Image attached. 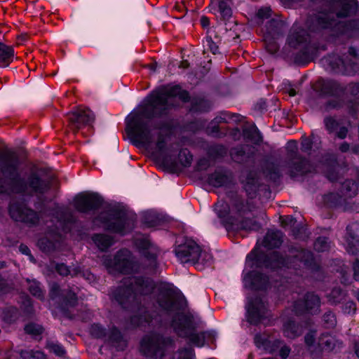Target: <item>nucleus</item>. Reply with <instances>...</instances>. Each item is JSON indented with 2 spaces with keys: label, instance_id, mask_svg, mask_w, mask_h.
<instances>
[{
  "label": "nucleus",
  "instance_id": "25",
  "mask_svg": "<svg viewBox=\"0 0 359 359\" xmlns=\"http://www.w3.org/2000/svg\"><path fill=\"white\" fill-rule=\"evenodd\" d=\"M284 334L288 338H294L302 333V328L294 322L290 321L284 325Z\"/></svg>",
  "mask_w": 359,
  "mask_h": 359
},
{
  "label": "nucleus",
  "instance_id": "30",
  "mask_svg": "<svg viewBox=\"0 0 359 359\" xmlns=\"http://www.w3.org/2000/svg\"><path fill=\"white\" fill-rule=\"evenodd\" d=\"M56 271L61 276H67L70 274L71 276H78L81 273L79 268H74L72 269H69L66 265L63 264H57L55 266Z\"/></svg>",
  "mask_w": 359,
  "mask_h": 359
},
{
  "label": "nucleus",
  "instance_id": "31",
  "mask_svg": "<svg viewBox=\"0 0 359 359\" xmlns=\"http://www.w3.org/2000/svg\"><path fill=\"white\" fill-rule=\"evenodd\" d=\"M22 359H45V355L40 351H23L20 353Z\"/></svg>",
  "mask_w": 359,
  "mask_h": 359
},
{
  "label": "nucleus",
  "instance_id": "62",
  "mask_svg": "<svg viewBox=\"0 0 359 359\" xmlns=\"http://www.w3.org/2000/svg\"><path fill=\"white\" fill-rule=\"evenodd\" d=\"M76 298L75 294H74V293L71 294L69 295V299L68 300L69 304H74V302H76Z\"/></svg>",
  "mask_w": 359,
  "mask_h": 359
},
{
  "label": "nucleus",
  "instance_id": "61",
  "mask_svg": "<svg viewBox=\"0 0 359 359\" xmlns=\"http://www.w3.org/2000/svg\"><path fill=\"white\" fill-rule=\"evenodd\" d=\"M287 145H288V148L290 149V151H293V149L297 148V143H296V142H294V141L289 142Z\"/></svg>",
  "mask_w": 359,
  "mask_h": 359
},
{
  "label": "nucleus",
  "instance_id": "20",
  "mask_svg": "<svg viewBox=\"0 0 359 359\" xmlns=\"http://www.w3.org/2000/svg\"><path fill=\"white\" fill-rule=\"evenodd\" d=\"M92 240L102 251L107 250L114 243V238L106 234H95L92 237Z\"/></svg>",
  "mask_w": 359,
  "mask_h": 359
},
{
  "label": "nucleus",
  "instance_id": "4",
  "mask_svg": "<svg viewBox=\"0 0 359 359\" xmlns=\"http://www.w3.org/2000/svg\"><path fill=\"white\" fill-rule=\"evenodd\" d=\"M19 161L16 154L13 152L0 151V166L2 172L13 180V189L18 193L32 194L33 193H43L47 189L48 185L41 181L35 175H32L28 182L18 179V168Z\"/></svg>",
  "mask_w": 359,
  "mask_h": 359
},
{
  "label": "nucleus",
  "instance_id": "47",
  "mask_svg": "<svg viewBox=\"0 0 359 359\" xmlns=\"http://www.w3.org/2000/svg\"><path fill=\"white\" fill-rule=\"evenodd\" d=\"M312 141L309 138H304L302 142L301 149L302 151L307 152L311 149Z\"/></svg>",
  "mask_w": 359,
  "mask_h": 359
},
{
  "label": "nucleus",
  "instance_id": "3",
  "mask_svg": "<svg viewBox=\"0 0 359 359\" xmlns=\"http://www.w3.org/2000/svg\"><path fill=\"white\" fill-rule=\"evenodd\" d=\"M290 256L292 261L286 262L276 251L270 252L265 256L255 248L246 257L245 266L243 270V283L245 287L252 290H262L266 288L268 278L262 276L259 269L263 266L266 268H280L283 266L290 267L299 262L304 266H309L313 259L310 251L301 250H292Z\"/></svg>",
  "mask_w": 359,
  "mask_h": 359
},
{
  "label": "nucleus",
  "instance_id": "26",
  "mask_svg": "<svg viewBox=\"0 0 359 359\" xmlns=\"http://www.w3.org/2000/svg\"><path fill=\"white\" fill-rule=\"evenodd\" d=\"M245 137L249 139L252 142L258 144L262 141V136L255 126H251L248 128H245L243 131Z\"/></svg>",
  "mask_w": 359,
  "mask_h": 359
},
{
  "label": "nucleus",
  "instance_id": "52",
  "mask_svg": "<svg viewBox=\"0 0 359 359\" xmlns=\"http://www.w3.org/2000/svg\"><path fill=\"white\" fill-rule=\"evenodd\" d=\"M290 352V348L287 346H282L280 350V355L282 358L285 359Z\"/></svg>",
  "mask_w": 359,
  "mask_h": 359
},
{
  "label": "nucleus",
  "instance_id": "23",
  "mask_svg": "<svg viewBox=\"0 0 359 359\" xmlns=\"http://www.w3.org/2000/svg\"><path fill=\"white\" fill-rule=\"evenodd\" d=\"M341 4L342 9L337 13L339 18L346 17L351 13L355 12L358 8L356 0H341Z\"/></svg>",
  "mask_w": 359,
  "mask_h": 359
},
{
  "label": "nucleus",
  "instance_id": "44",
  "mask_svg": "<svg viewBox=\"0 0 359 359\" xmlns=\"http://www.w3.org/2000/svg\"><path fill=\"white\" fill-rule=\"evenodd\" d=\"M271 9L269 8H262L257 13V15L260 19H266L270 17Z\"/></svg>",
  "mask_w": 359,
  "mask_h": 359
},
{
  "label": "nucleus",
  "instance_id": "53",
  "mask_svg": "<svg viewBox=\"0 0 359 359\" xmlns=\"http://www.w3.org/2000/svg\"><path fill=\"white\" fill-rule=\"evenodd\" d=\"M209 166V162L206 159H201L198 163L199 170H205Z\"/></svg>",
  "mask_w": 359,
  "mask_h": 359
},
{
  "label": "nucleus",
  "instance_id": "56",
  "mask_svg": "<svg viewBox=\"0 0 359 359\" xmlns=\"http://www.w3.org/2000/svg\"><path fill=\"white\" fill-rule=\"evenodd\" d=\"M19 249L22 254L29 255L30 258H32V255H30V250L26 245H21Z\"/></svg>",
  "mask_w": 359,
  "mask_h": 359
},
{
  "label": "nucleus",
  "instance_id": "12",
  "mask_svg": "<svg viewBox=\"0 0 359 359\" xmlns=\"http://www.w3.org/2000/svg\"><path fill=\"white\" fill-rule=\"evenodd\" d=\"M9 212L15 221L35 224L39 220V217L35 212L18 203L11 204Z\"/></svg>",
  "mask_w": 359,
  "mask_h": 359
},
{
  "label": "nucleus",
  "instance_id": "2",
  "mask_svg": "<svg viewBox=\"0 0 359 359\" xmlns=\"http://www.w3.org/2000/svg\"><path fill=\"white\" fill-rule=\"evenodd\" d=\"M152 292L156 293V305L154 306L158 314L164 313L175 316L172 326L180 337L189 339L191 344L198 347L204 346L206 341L215 339L214 332H198L195 330L191 320L182 313L180 304L170 289L162 286L156 290L154 282L150 279L135 276L126 277L112 295L121 305L126 307L127 303H133L141 300L142 298L144 299Z\"/></svg>",
  "mask_w": 359,
  "mask_h": 359
},
{
  "label": "nucleus",
  "instance_id": "24",
  "mask_svg": "<svg viewBox=\"0 0 359 359\" xmlns=\"http://www.w3.org/2000/svg\"><path fill=\"white\" fill-rule=\"evenodd\" d=\"M337 344V341L336 339L329 334H323L319 339L318 344L319 346L325 351H332L334 349Z\"/></svg>",
  "mask_w": 359,
  "mask_h": 359
},
{
  "label": "nucleus",
  "instance_id": "51",
  "mask_svg": "<svg viewBox=\"0 0 359 359\" xmlns=\"http://www.w3.org/2000/svg\"><path fill=\"white\" fill-rule=\"evenodd\" d=\"M264 41L266 43L267 49L269 52L275 53L277 50L278 46L276 44H269L268 36H264Z\"/></svg>",
  "mask_w": 359,
  "mask_h": 359
},
{
  "label": "nucleus",
  "instance_id": "57",
  "mask_svg": "<svg viewBox=\"0 0 359 359\" xmlns=\"http://www.w3.org/2000/svg\"><path fill=\"white\" fill-rule=\"evenodd\" d=\"M201 24L203 27H207L210 25V20L209 19L205 16H202L201 18Z\"/></svg>",
  "mask_w": 359,
  "mask_h": 359
},
{
  "label": "nucleus",
  "instance_id": "50",
  "mask_svg": "<svg viewBox=\"0 0 359 359\" xmlns=\"http://www.w3.org/2000/svg\"><path fill=\"white\" fill-rule=\"evenodd\" d=\"M334 56L333 57H330L326 59V61L329 62L331 65V67L332 69H337V68H339V65H344V62L341 60V59H339V62H337L336 64H332V61L334 60Z\"/></svg>",
  "mask_w": 359,
  "mask_h": 359
},
{
  "label": "nucleus",
  "instance_id": "11",
  "mask_svg": "<svg viewBox=\"0 0 359 359\" xmlns=\"http://www.w3.org/2000/svg\"><path fill=\"white\" fill-rule=\"evenodd\" d=\"M102 203V198L95 193H81L74 198L75 208L82 212L96 209Z\"/></svg>",
  "mask_w": 359,
  "mask_h": 359
},
{
  "label": "nucleus",
  "instance_id": "21",
  "mask_svg": "<svg viewBox=\"0 0 359 359\" xmlns=\"http://www.w3.org/2000/svg\"><path fill=\"white\" fill-rule=\"evenodd\" d=\"M306 38L307 34L304 30H297V29L293 27L288 36V43L291 46L295 47L298 44L306 41Z\"/></svg>",
  "mask_w": 359,
  "mask_h": 359
},
{
  "label": "nucleus",
  "instance_id": "36",
  "mask_svg": "<svg viewBox=\"0 0 359 359\" xmlns=\"http://www.w3.org/2000/svg\"><path fill=\"white\" fill-rule=\"evenodd\" d=\"M46 347L50 352L54 353L57 355L62 356L65 353L63 347L57 343L48 342Z\"/></svg>",
  "mask_w": 359,
  "mask_h": 359
},
{
  "label": "nucleus",
  "instance_id": "60",
  "mask_svg": "<svg viewBox=\"0 0 359 359\" xmlns=\"http://www.w3.org/2000/svg\"><path fill=\"white\" fill-rule=\"evenodd\" d=\"M150 317L147 314H144V316H141L140 318V324H142L144 322H149Z\"/></svg>",
  "mask_w": 359,
  "mask_h": 359
},
{
  "label": "nucleus",
  "instance_id": "45",
  "mask_svg": "<svg viewBox=\"0 0 359 359\" xmlns=\"http://www.w3.org/2000/svg\"><path fill=\"white\" fill-rule=\"evenodd\" d=\"M281 224L283 226H286L288 225H294L296 223V220L291 216L281 217Z\"/></svg>",
  "mask_w": 359,
  "mask_h": 359
},
{
  "label": "nucleus",
  "instance_id": "40",
  "mask_svg": "<svg viewBox=\"0 0 359 359\" xmlns=\"http://www.w3.org/2000/svg\"><path fill=\"white\" fill-rule=\"evenodd\" d=\"M323 320L326 327L331 328L336 325V318L332 312H327L323 316Z\"/></svg>",
  "mask_w": 359,
  "mask_h": 359
},
{
  "label": "nucleus",
  "instance_id": "64",
  "mask_svg": "<svg viewBox=\"0 0 359 359\" xmlns=\"http://www.w3.org/2000/svg\"><path fill=\"white\" fill-rule=\"evenodd\" d=\"M355 352L357 356L359 358V341L355 344Z\"/></svg>",
  "mask_w": 359,
  "mask_h": 359
},
{
  "label": "nucleus",
  "instance_id": "48",
  "mask_svg": "<svg viewBox=\"0 0 359 359\" xmlns=\"http://www.w3.org/2000/svg\"><path fill=\"white\" fill-rule=\"evenodd\" d=\"M349 91L353 96L359 97V83L350 85Z\"/></svg>",
  "mask_w": 359,
  "mask_h": 359
},
{
  "label": "nucleus",
  "instance_id": "15",
  "mask_svg": "<svg viewBox=\"0 0 359 359\" xmlns=\"http://www.w3.org/2000/svg\"><path fill=\"white\" fill-rule=\"evenodd\" d=\"M210 6V11L222 20H228L232 15L230 0H212Z\"/></svg>",
  "mask_w": 359,
  "mask_h": 359
},
{
  "label": "nucleus",
  "instance_id": "35",
  "mask_svg": "<svg viewBox=\"0 0 359 359\" xmlns=\"http://www.w3.org/2000/svg\"><path fill=\"white\" fill-rule=\"evenodd\" d=\"M329 248L330 243H328L327 239L325 237L318 238L314 243V248L318 252L326 251Z\"/></svg>",
  "mask_w": 359,
  "mask_h": 359
},
{
  "label": "nucleus",
  "instance_id": "34",
  "mask_svg": "<svg viewBox=\"0 0 359 359\" xmlns=\"http://www.w3.org/2000/svg\"><path fill=\"white\" fill-rule=\"evenodd\" d=\"M346 248L349 253H355V247L359 245V239H357L354 236L350 234L348 237L346 238Z\"/></svg>",
  "mask_w": 359,
  "mask_h": 359
},
{
  "label": "nucleus",
  "instance_id": "10",
  "mask_svg": "<svg viewBox=\"0 0 359 359\" xmlns=\"http://www.w3.org/2000/svg\"><path fill=\"white\" fill-rule=\"evenodd\" d=\"M69 126L73 130H79L86 126L90 125L95 119L94 114L88 109L79 107L69 113Z\"/></svg>",
  "mask_w": 359,
  "mask_h": 359
},
{
  "label": "nucleus",
  "instance_id": "9",
  "mask_svg": "<svg viewBox=\"0 0 359 359\" xmlns=\"http://www.w3.org/2000/svg\"><path fill=\"white\" fill-rule=\"evenodd\" d=\"M215 210L218 217L223 222H226L229 214L235 217L236 215L241 216L250 210L249 205L240 197H236L230 209L228 204L224 201H218L215 205Z\"/></svg>",
  "mask_w": 359,
  "mask_h": 359
},
{
  "label": "nucleus",
  "instance_id": "49",
  "mask_svg": "<svg viewBox=\"0 0 359 359\" xmlns=\"http://www.w3.org/2000/svg\"><path fill=\"white\" fill-rule=\"evenodd\" d=\"M353 276L355 280H359V255L353 264Z\"/></svg>",
  "mask_w": 359,
  "mask_h": 359
},
{
  "label": "nucleus",
  "instance_id": "18",
  "mask_svg": "<svg viewBox=\"0 0 359 359\" xmlns=\"http://www.w3.org/2000/svg\"><path fill=\"white\" fill-rule=\"evenodd\" d=\"M220 42V38L216 33L215 29L208 30V35L203 41L204 51L208 50L213 54L219 53L218 44Z\"/></svg>",
  "mask_w": 359,
  "mask_h": 359
},
{
  "label": "nucleus",
  "instance_id": "27",
  "mask_svg": "<svg viewBox=\"0 0 359 359\" xmlns=\"http://www.w3.org/2000/svg\"><path fill=\"white\" fill-rule=\"evenodd\" d=\"M341 90L342 88L340 85L334 81L327 80L323 83V90L325 93L334 95L337 94Z\"/></svg>",
  "mask_w": 359,
  "mask_h": 359
},
{
  "label": "nucleus",
  "instance_id": "54",
  "mask_svg": "<svg viewBox=\"0 0 359 359\" xmlns=\"http://www.w3.org/2000/svg\"><path fill=\"white\" fill-rule=\"evenodd\" d=\"M305 342L309 346L313 344V343L314 342V334L313 332H310L306 335Z\"/></svg>",
  "mask_w": 359,
  "mask_h": 359
},
{
  "label": "nucleus",
  "instance_id": "46",
  "mask_svg": "<svg viewBox=\"0 0 359 359\" xmlns=\"http://www.w3.org/2000/svg\"><path fill=\"white\" fill-rule=\"evenodd\" d=\"M121 333L117 329L114 328L111 330L110 334L109 335V339L111 341H118L121 339Z\"/></svg>",
  "mask_w": 359,
  "mask_h": 359
},
{
  "label": "nucleus",
  "instance_id": "55",
  "mask_svg": "<svg viewBox=\"0 0 359 359\" xmlns=\"http://www.w3.org/2000/svg\"><path fill=\"white\" fill-rule=\"evenodd\" d=\"M348 130L345 127H342L337 132V137L340 139H344L347 135Z\"/></svg>",
  "mask_w": 359,
  "mask_h": 359
},
{
  "label": "nucleus",
  "instance_id": "8",
  "mask_svg": "<svg viewBox=\"0 0 359 359\" xmlns=\"http://www.w3.org/2000/svg\"><path fill=\"white\" fill-rule=\"evenodd\" d=\"M99 220L107 229L122 234L130 227L131 223L125 213L117 211L102 214Z\"/></svg>",
  "mask_w": 359,
  "mask_h": 359
},
{
  "label": "nucleus",
  "instance_id": "39",
  "mask_svg": "<svg viewBox=\"0 0 359 359\" xmlns=\"http://www.w3.org/2000/svg\"><path fill=\"white\" fill-rule=\"evenodd\" d=\"M25 330L27 334L32 335H38L42 332L43 328L39 325L29 324L25 326Z\"/></svg>",
  "mask_w": 359,
  "mask_h": 359
},
{
  "label": "nucleus",
  "instance_id": "14",
  "mask_svg": "<svg viewBox=\"0 0 359 359\" xmlns=\"http://www.w3.org/2000/svg\"><path fill=\"white\" fill-rule=\"evenodd\" d=\"M319 306V297L313 293H309L306 295L304 302H297L294 304V310L297 313H302L304 311L313 313L318 310Z\"/></svg>",
  "mask_w": 359,
  "mask_h": 359
},
{
  "label": "nucleus",
  "instance_id": "32",
  "mask_svg": "<svg viewBox=\"0 0 359 359\" xmlns=\"http://www.w3.org/2000/svg\"><path fill=\"white\" fill-rule=\"evenodd\" d=\"M194 352L191 348L179 350L173 355L172 359H194Z\"/></svg>",
  "mask_w": 359,
  "mask_h": 359
},
{
  "label": "nucleus",
  "instance_id": "6",
  "mask_svg": "<svg viewBox=\"0 0 359 359\" xmlns=\"http://www.w3.org/2000/svg\"><path fill=\"white\" fill-rule=\"evenodd\" d=\"M103 263L111 273H130L137 271L140 267L130 252L127 250L118 251L113 259L104 257Z\"/></svg>",
  "mask_w": 359,
  "mask_h": 359
},
{
  "label": "nucleus",
  "instance_id": "37",
  "mask_svg": "<svg viewBox=\"0 0 359 359\" xmlns=\"http://www.w3.org/2000/svg\"><path fill=\"white\" fill-rule=\"evenodd\" d=\"M180 161L183 166L187 167L191 165L192 161V156L187 150H182L180 153Z\"/></svg>",
  "mask_w": 359,
  "mask_h": 359
},
{
  "label": "nucleus",
  "instance_id": "28",
  "mask_svg": "<svg viewBox=\"0 0 359 359\" xmlns=\"http://www.w3.org/2000/svg\"><path fill=\"white\" fill-rule=\"evenodd\" d=\"M227 181V177L219 172H215L208 177L209 184L215 187L223 186Z\"/></svg>",
  "mask_w": 359,
  "mask_h": 359
},
{
  "label": "nucleus",
  "instance_id": "63",
  "mask_svg": "<svg viewBox=\"0 0 359 359\" xmlns=\"http://www.w3.org/2000/svg\"><path fill=\"white\" fill-rule=\"evenodd\" d=\"M189 67V63L187 61H182L180 65V68H182V69H186Z\"/></svg>",
  "mask_w": 359,
  "mask_h": 359
},
{
  "label": "nucleus",
  "instance_id": "58",
  "mask_svg": "<svg viewBox=\"0 0 359 359\" xmlns=\"http://www.w3.org/2000/svg\"><path fill=\"white\" fill-rule=\"evenodd\" d=\"M349 149H350V146H349V144L347 142H343L339 146V150L341 152H346V151H348L349 150Z\"/></svg>",
  "mask_w": 359,
  "mask_h": 359
},
{
  "label": "nucleus",
  "instance_id": "16",
  "mask_svg": "<svg viewBox=\"0 0 359 359\" xmlns=\"http://www.w3.org/2000/svg\"><path fill=\"white\" fill-rule=\"evenodd\" d=\"M314 170L313 165L300 158L293 159L289 165V172L292 177L303 176Z\"/></svg>",
  "mask_w": 359,
  "mask_h": 359
},
{
  "label": "nucleus",
  "instance_id": "41",
  "mask_svg": "<svg viewBox=\"0 0 359 359\" xmlns=\"http://www.w3.org/2000/svg\"><path fill=\"white\" fill-rule=\"evenodd\" d=\"M260 339L261 337L258 335H257L255 338V343L258 347H263L264 349L267 350L270 353L276 351V348H269L271 341L264 340L263 341H261Z\"/></svg>",
  "mask_w": 359,
  "mask_h": 359
},
{
  "label": "nucleus",
  "instance_id": "33",
  "mask_svg": "<svg viewBox=\"0 0 359 359\" xmlns=\"http://www.w3.org/2000/svg\"><path fill=\"white\" fill-rule=\"evenodd\" d=\"M260 224L254 219H245L241 224V229L246 231H257L260 229Z\"/></svg>",
  "mask_w": 359,
  "mask_h": 359
},
{
  "label": "nucleus",
  "instance_id": "13",
  "mask_svg": "<svg viewBox=\"0 0 359 359\" xmlns=\"http://www.w3.org/2000/svg\"><path fill=\"white\" fill-rule=\"evenodd\" d=\"M247 318L250 323H258L268 316V310L265 302L258 298L248 302L247 306Z\"/></svg>",
  "mask_w": 359,
  "mask_h": 359
},
{
  "label": "nucleus",
  "instance_id": "22",
  "mask_svg": "<svg viewBox=\"0 0 359 359\" xmlns=\"http://www.w3.org/2000/svg\"><path fill=\"white\" fill-rule=\"evenodd\" d=\"M14 51L12 47L0 44V66L6 67L13 60Z\"/></svg>",
  "mask_w": 359,
  "mask_h": 359
},
{
  "label": "nucleus",
  "instance_id": "38",
  "mask_svg": "<svg viewBox=\"0 0 359 359\" xmlns=\"http://www.w3.org/2000/svg\"><path fill=\"white\" fill-rule=\"evenodd\" d=\"M29 290L34 296L38 298H42L43 297V292L40 287L39 283L36 281H32L30 283Z\"/></svg>",
  "mask_w": 359,
  "mask_h": 359
},
{
  "label": "nucleus",
  "instance_id": "5",
  "mask_svg": "<svg viewBox=\"0 0 359 359\" xmlns=\"http://www.w3.org/2000/svg\"><path fill=\"white\" fill-rule=\"evenodd\" d=\"M175 255L182 263L191 262L198 270L210 266L212 262V255L206 250H203L193 240L188 239L184 243L175 249Z\"/></svg>",
  "mask_w": 359,
  "mask_h": 359
},
{
  "label": "nucleus",
  "instance_id": "1",
  "mask_svg": "<svg viewBox=\"0 0 359 359\" xmlns=\"http://www.w3.org/2000/svg\"><path fill=\"white\" fill-rule=\"evenodd\" d=\"M189 100L187 91L178 85H168L154 91L145 100L143 106L133 111L126 118V130L134 144L149 147L157 135L156 147L161 154L165 151V140L163 133L169 129L166 123H157L151 118L167 114L175 106V100Z\"/></svg>",
  "mask_w": 359,
  "mask_h": 359
},
{
  "label": "nucleus",
  "instance_id": "17",
  "mask_svg": "<svg viewBox=\"0 0 359 359\" xmlns=\"http://www.w3.org/2000/svg\"><path fill=\"white\" fill-rule=\"evenodd\" d=\"M328 18L329 16L327 13H319L308 19L306 22L307 27L312 32L328 28L332 25V22Z\"/></svg>",
  "mask_w": 359,
  "mask_h": 359
},
{
  "label": "nucleus",
  "instance_id": "7",
  "mask_svg": "<svg viewBox=\"0 0 359 359\" xmlns=\"http://www.w3.org/2000/svg\"><path fill=\"white\" fill-rule=\"evenodd\" d=\"M172 347V341L170 339L163 338L156 334L145 336L140 344V350L145 355L160 359Z\"/></svg>",
  "mask_w": 359,
  "mask_h": 359
},
{
  "label": "nucleus",
  "instance_id": "29",
  "mask_svg": "<svg viewBox=\"0 0 359 359\" xmlns=\"http://www.w3.org/2000/svg\"><path fill=\"white\" fill-rule=\"evenodd\" d=\"M358 191V186L352 180H346L342 185V193L347 197L355 196Z\"/></svg>",
  "mask_w": 359,
  "mask_h": 359
},
{
  "label": "nucleus",
  "instance_id": "19",
  "mask_svg": "<svg viewBox=\"0 0 359 359\" xmlns=\"http://www.w3.org/2000/svg\"><path fill=\"white\" fill-rule=\"evenodd\" d=\"M283 233L278 230L269 231L265 236L262 245L264 248L271 249L279 247L282 243Z\"/></svg>",
  "mask_w": 359,
  "mask_h": 359
},
{
  "label": "nucleus",
  "instance_id": "43",
  "mask_svg": "<svg viewBox=\"0 0 359 359\" xmlns=\"http://www.w3.org/2000/svg\"><path fill=\"white\" fill-rule=\"evenodd\" d=\"M325 124L326 128L329 131L332 132L335 129L337 123L333 118L327 117L325 119Z\"/></svg>",
  "mask_w": 359,
  "mask_h": 359
},
{
  "label": "nucleus",
  "instance_id": "42",
  "mask_svg": "<svg viewBox=\"0 0 359 359\" xmlns=\"http://www.w3.org/2000/svg\"><path fill=\"white\" fill-rule=\"evenodd\" d=\"M90 333L96 338H102L106 336L104 330L100 325H92Z\"/></svg>",
  "mask_w": 359,
  "mask_h": 359
},
{
  "label": "nucleus",
  "instance_id": "59",
  "mask_svg": "<svg viewBox=\"0 0 359 359\" xmlns=\"http://www.w3.org/2000/svg\"><path fill=\"white\" fill-rule=\"evenodd\" d=\"M82 275L83 277L86 278V279H87L89 281L93 280L94 278V276L88 271L83 272Z\"/></svg>",
  "mask_w": 359,
  "mask_h": 359
}]
</instances>
